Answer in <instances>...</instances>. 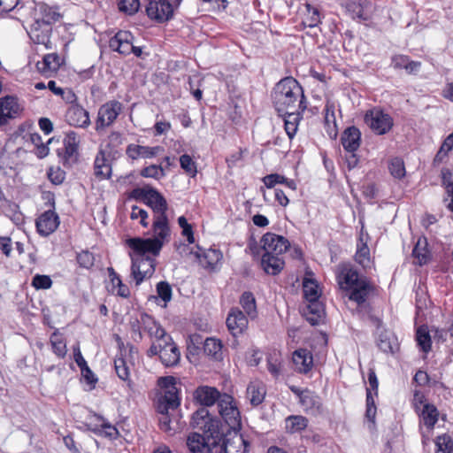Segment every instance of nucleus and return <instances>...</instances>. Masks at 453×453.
<instances>
[{"mask_svg": "<svg viewBox=\"0 0 453 453\" xmlns=\"http://www.w3.org/2000/svg\"><path fill=\"white\" fill-rule=\"evenodd\" d=\"M180 167L192 177L196 176L197 170L196 163L190 156L184 154L180 157Z\"/></svg>", "mask_w": 453, "mask_h": 453, "instance_id": "obj_52", "label": "nucleus"}, {"mask_svg": "<svg viewBox=\"0 0 453 453\" xmlns=\"http://www.w3.org/2000/svg\"><path fill=\"white\" fill-rule=\"evenodd\" d=\"M285 180L284 176L277 173L269 174L263 178V182L268 188H273L276 184H283Z\"/></svg>", "mask_w": 453, "mask_h": 453, "instance_id": "obj_59", "label": "nucleus"}, {"mask_svg": "<svg viewBox=\"0 0 453 453\" xmlns=\"http://www.w3.org/2000/svg\"><path fill=\"white\" fill-rule=\"evenodd\" d=\"M20 111L17 97L6 96L0 99V115L4 119V125L9 119L15 118Z\"/></svg>", "mask_w": 453, "mask_h": 453, "instance_id": "obj_22", "label": "nucleus"}, {"mask_svg": "<svg viewBox=\"0 0 453 453\" xmlns=\"http://www.w3.org/2000/svg\"><path fill=\"white\" fill-rule=\"evenodd\" d=\"M246 394L250 403L257 406L264 401L265 389L261 382L253 381L248 386Z\"/></svg>", "mask_w": 453, "mask_h": 453, "instance_id": "obj_31", "label": "nucleus"}, {"mask_svg": "<svg viewBox=\"0 0 453 453\" xmlns=\"http://www.w3.org/2000/svg\"><path fill=\"white\" fill-rule=\"evenodd\" d=\"M195 255L205 268H214L222 258V254L219 250L211 249L203 251V254L196 252Z\"/></svg>", "mask_w": 453, "mask_h": 453, "instance_id": "obj_34", "label": "nucleus"}, {"mask_svg": "<svg viewBox=\"0 0 453 453\" xmlns=\"http://www.w3.org/2000/svg\"><path fill=\"white\" fill-rule=\"evenodd\" d=\"M77 262L81 267L90 269L95 264V256L88 250H83L77 255Z\"/></svg>", "mask_w": 453, "mask_h": 453, "instance_id": "obj_50", "label": "nucleus"}, {"mask_svg": "<svg viewBox=\"0 0 453 453\" xmlns=\"http://www.w3.org/2000/svg\"><path fill=\"white\" fill-rule=\"evenodd\" d=\"M169 242L170 240H164L158 236L127 240V246L132 250L129 253L132 261L131 276L136 285H140L145 279L154 274L156 260L151 256H158L163 246Z\"/></svg>", "mask_w": 453, "mask_h": 453, "instance_id": "obj_1", "label": "nucleus"}, {"mask_svg": "<svg viewBox=\"0 0 453 453\" xmlns=\"http://www.w3.org/2000/svg\"><path fill=\"white\" fill-rule=\"evenodd\" d=\"M304 111H289L288 112H278L280 116L283 117L284 122L292 123L298 126L301 119V114Z\"/></svg>", "mask_w": 453, "mask_h": 453, "instance_id": "obj_58", "label": "nucleus"}, {"mask_svg": "<svg viewBox=\"0 0 453 453\" xmlns=\"http://www.w3.org/2000/svg\"><path fill=\"white\" fill-rule=\"evenodd\" d=\"M94 168L95 174L99 179L104 180L110 177L111 167V165L108 163L107 159L105 158V155L103 150H100L97 153L95 158Z\"/></svg>", "mask_w": 453, "mask_h": 453, "instance_id": "obj_33", "label": "nucleus"}, {"mask_svg": "<svg viewBox=\"0 0 453 453\" xmlns=\"http://www.w3.org/2000/svg\"><path fill=\"white\" fill-rule=\"evenodd\" d=\"M337 281L342 289L349 291V299L363 305L372 288L368 280L360 276L351 265L342 264L338 266Z\"/></svg>", "mask_w": 453, "mask_h": 453, "instance_id": "obj_5", "label": "nucleus"}, {"mask_svg": "<svg viewBox=\"0 0 453 453\" xmlns=\"http://www.w3.org/2000/svg\"><path fill=\"white\" fill-rule=\"evenodd\" d=\"M293 363L295 369L300 373H307L313 365V357L311 353L305 349H296L293 353Z\"/></svg>", "mask_w": 453, "mask_h": 453, "instance_id": "obj_23", "label": "nucleus"}, {"mask_svg": "<svg viewBox=\"0 0 453 453\" xmlns=\"http://www.w3.org/2000/svg\"><path fill=\"white\" fill-rule=\"evenodd\" d=\"M453 149V137L449 134L444 140L441 144L439 151L435 155L434 160L437 162H441L443 158L447 156V154Z\"/></svg>", "mask_w": 453, "mask_h": 453, "instance_id": "obj_53", "label": "nucleus"}, {"mask_svg": "<svg viewBox=\"0 0 453 453\" xmlns=\"http://www.w3.org/2000/svg\"><path fill=\"white\" fill-rule=\"evenodd\" d=\"M50 343L53 352L60 358H64L66 355V344L63 341L58 332H54L50 336Z\"/></svg>", "mask_w": 453, "mask_h": 453, "instance_id": "obj_44", "label": "nucleus"}, {"mask_svg": "<svg viewBox=\"0 0 453 453\" xmlns=\"http://www.w3.org/2000/svg\"><path fill=\"white\" fill-rule=\"evenodd\" d=\"M157 292L158 296L167 303L172 299V288L166 281H160L157 285Z\"/></svg>", "mask_w": 453, "mask_h": 453, "instance_id": "obj_56", "label": "nucleus"}, {"mask_svg": "<svg viewBox=\"0 0 453 453\" xmlns=\"http://www.w3.org/2000/svg\"><path fill=\"white\" fill-rule=\"evenodd\" d=\"M409 60L404 55H396L392 58L391 65L395 69H404Z\"/></svg>", "mask_w": 453, "mask_h": 453, "instance_id": "obj_63", "label": "nucleus"}, {"mask_svg": "<svg viewBox=\"0 0 453 453\" xmlns=\"http://www.w3.org/2000/svg\"><path fill=\"white\" fill-rule=\"evenodd\" d=\"M148 217V212L145 210L135 205L132 207L130 218L133 220L139 219L140 224L143 227H147L149 226Z\"/></svg>", "mask_w": 453, "mask_h": 453, "instance_id": "obj_54", "label": "nucleus"}, {"mask_svg": "<svg viewBox=\"0 0 453 453\" xmlns=\"http://www.w3.org/2000/svg\"><path fill=\"white\" fill-rule=\"evenodd\" d=\"M218 420L217 418H211L209 411L206 408L203 407L197 410L191 418V425L194 427L198 428L200 431H203V426L208 421Z\"/></svg>", "mask_w": 453, "mask_h": 453, "instance_id": "obj_42", "label": "nucleus"}, {"mask_svg": "<svg viewBox=\"0 0 453 453\" xmlns=\"http://www.w3.org/2000/svg\"><path fill=\"white\" fill-rule=\"evenodd\" d=\"M218 445L220 448L219 453H246L249 444L239 433V429H226L224 425V432Z\"/></svg>", "mask_w": 453, "mask_h": 453, "instance_id": "obj_7", "label": "nucleus"}, {"mask_svg": "<svg viewBox=\"0 0 453 453\" xmlns=\"http://www.w3.org/2000/svg\"><path fill=\"white\" fill-rule=\"evenodd\" d=\"M299 402L305 411L315 413L319 411L321 402L320 398L313 392L310 390H303V394H301Z\"/></svg>", "mask_w": 453, "mask_h": 453, "instance_id": "obj_32", "label": "nucleus"}, {"mask_svg": "<svg viewBox=\"0 0 453 453\" xmlns=\"http://www.w3.org/2000/svg\"><path fill=\"white\" fill-rule=\"evenodd\" d=\"M80 369L81 372V375L88 383L93 384L96 382L97 379L96 378L95 374L90 370V368L88 366V364H86L85 366L80 367Z\"/></svg>", "mask_w": 453, "mask_h": 453, "instance_id": "obj_64", "label": "nucleus"}, {"mask_svg": "<svg viewBox=\"0 0 453 453\" xmlns=\"http://www.w3.org/2000/svg\"><path fill=\"white\" fill-rule=\"evenodd\" d=\"M226 326L233 336L236 337L243 333L248 326L247 317L238 309H232L226 318Z\"/></svg>", "mask_w": 453, "mask_h": 453, "instance_id": "obj_17", "label": "nucleus"}, {"mask_svg": "<svg viewBox=\"0 0 453 453\" xmlns=\"http://www.w3.org/2000/svg\"><path fill=\"white\" fill-rule=\"evenodd\" d=\"M134 36L129 31H119L109 42L110 48L120 54L127 55L131 52L136 57L142 55V49L133 45Z\"/></svg>", "mask_w": 453, "mask_h": 453, "instance_id": "obj_11", "label": "nucleus"}, {"mask_svg": "<svg viewBox=\"0 0 453 453\" xmlns=\"http://www.w3.org/2000/svg\"><path fill=\"white\" fill-rule=\"evenodd\" d=\"M109 277L112 285V291L117 289L116 293L118 296L127 298L130 296L129 288L127 285L123 284L119 276L116 273L112 267H109L108 269Z\"/></svg>", "mask_w": 453, "mask_h": 453, "instance_id": "obj_38", "label": "nucleus"}, {"mask_svg": "<svg viewBox=\"0 0 453 453\" xmlns=\"http://www.w3.org/2000/svg\"><path fill=\"white\" fill-rule=\"evenodd\" d=\"M221 396L217 388L208 386H201L194 393L195 399L203 406H211L216 402L219 406Z\"/></svg>", "mask_w": 453, "mask_h": 453, "instance_id": "obj_20", "label": "nucleus"}, {"mask_svg": "<svg viewBox=\"0 0 453 453\" xmlns=\"http://www.w3.org/2000/svg\"><path fill=\"white\" fill-rule=\"evenodd\" d=\"M65 120L69 125L80 128H87L91 124L88 111L80 104H73L68 107Z\"/></svg>", "mask_w": 453, "mask_h": 453, "instance_id": "obj_14", "label": "nucleus"}, {"mask_svg": "<svg viewBox=\"0 0 453 453\" xmlns=\"http://www.w3.org/2000/svg\"><path fill=\"white\" fill-rule=\"evenodd\" d=\"M436 453H453V441L448 434H442L436 438Z\"/></svg>", "mask_w": 453, "mask_h": 453, "instance_id": "obj_46", "label": "nucleus"}, {"mask_svg": "<svg viewBox=\"0 0 453 453\" xmlns=\"http://www.w3.org/2000/svg\"><path fill=\"white\" fill-rule=\"evenodd\" d=\"M51 285L52 280L48 275L36 274L32 280V286L36 289H48Z\"/></svg>", "mask_w": 453, "mask_h": 453, "instance_id": "obj_55", "label": "nucleus"}, {"mask_svg": "<svg viewBox=\"0 0 453 453\" xmlns=\"http://www.w3.org/2000/svg\"><path fill=\"white\" fill-rule=\"evenodd\" d=\"M35 224L38 233L42 236H48L58 228L59 219L55 211L49 210L36 219Z\"/></svg>", "mask_w": 453, "mask_h": 453, "instance_id": "obj_15", "label": "nucleus"}, {"mask_svg": "<svg viewBox=\"0 0 453 453\" xmlns=\"http://www.w3.org/2000/svg\"><path fill=\"white\" fill-rule=\"evenodd\" d=\"M224 432V425L220 420L208 421L203 431L190 433L187 438V447L191 453H219L218 445Z\"/></svg>", "mask_w": 453, "mask_h": 453, "instance_id": "obj_6", "label": "nucleus"}, {"mask_svg": "<svg viewBox=\"0 0 453 453\" xmlns=\"http://www.w3.org/2000/svg\"><path fill=\"white\" fill-rule=\"evenodd\" d=\"M378 347L385 353L393 352V342L387 334L380 335Z\"/></svg>", "mask_w": 453, "mask_h": 453, "instance_id": "obj_60", "label": "nucleus"}, {"mask_svg": "<svg viewBox=\"0 0 453 453\" xmlns=\"http://www.w3.org/2000/svg\"><path fill=\"white\" fill-rule=\"evenodd\" d=\"M114 367L118 377L127 382V386L130 390L134 389V383L129 379L130 372L126 360L118 357L114 360Z\"/></svg>", "mask_w": 453, "mask_h": 453, "instance_id": "obj_37", "label": "nucleus"}, {"mask_svg": "<svg viewBox=\"0 0 453 453\" xmlns=\"http://www.w3.org/2000/svg\"><path fill=\"white\" fill-rule=\"evenodd\" d=\"M264 254L280 257L289 247V242L283 236L266 233L261 239Z\"/></svg>", "mask_w": 453, "mask_h": 453, "instance_id": "obj_12", "label": "nucleus"}, {"mask_svg": "<svg viewBox=\"0 0 453 453\" xmlns=\"http://www.w3.org/2000/svg\"><path fill=\"white\" fill-rule=\"evenodd\" d=\"M204 353L215 360L222 358V345L220 341L214 338H207L203 344Z\"/></svg>", "mask_w": 453, "mask_h": 453, "instance_id": "obj_39", "label": "nucleus"}, {"mask_svg": "<svg viewBox=\"0 0 453 453\" xmlns=\"http://www.w3.org/2000/svg\"><path fill=\"white\" fill-rule=\"evenodd\" d=\"M308 426V420L303 416H289L286 418V429L294 434L304 430Z\"/></svg>", "mask_w": 453, "mask_h": 453, "instance_id": "obj_40", "label": "nucleus"}, {"mask_svg": "<svg viewBox=\"0 0 453 453\" xmlns=\"http://www.w3.org/2000/svg\"><path fill=\"white\" fill-rule=\"evenodd\" d=\"M361 133L356 127L346 128L341 137L342 144L349 152L356 151L360 146Z\"/></svg>", "mask_w": 453, "mask_h": 453, "instance_id": "obj_24", "label": "nucleus"}, {"mask_svg": "<svg viewBox=\"0 0 453 453\" xmlns=\"http://www.w3.org/2000/svg\"><path fill=\"white\" fill-rule=\"evenodd\" d=\"M119 9L128 15H133L139 10V0H119Z\"/></svg>", "mask_w": 453, "mask_h": 453, "instance_id": "obj_49", "label": "nucleus"}, {"mask_svg": "<svg viewBox=\"0 0 453 453\" xmlns=\"http://www.w3.org/2000/svg\"><path fill=\"white\" fill-rule=\"evenodd\" d=\"M123 105L117 100H111L102 104L97 112L96 130L101 131L111 127L121 113Z\"/></svg>", "mask_w": 453, "mask_h": 453, "instance_id": "obj_10", "label": "nucleus"}, {"mask_svg": "<svg viewBox=\"0 0 453 453\" xmlns=\"http://www.w3.org/2000/svg\"><path fill=\"white\" fill-rule=\"evenodd\" d=\"M307 15L303 23L305 27H315L320 23L319 12L310 4H305Z\"/></svg>", "mask_w": 453, "mask_h": 453, "instance_id": "obj_45", "label": "nucleus"}, {"mask_svg": "<svg viewBox=\"0 0 453 453\" xmlns=\"http://www.w3.org/2000/svg\"><path fill=\"white\" fill-rule=\"evenodd\" d=\"M309 304L304 311V315L306 319L311 323V325L315 326L318 325L324 316V307L323 304L318 300L316 301H307Z\"/></svg>", "mask_w": 453, "mask_h": 453, "instance_id": "obj_29", "label": "nucleus"}, {"mask_svg": "<svg viewBox=\"0 0 453 453\" xmlns=\"http://www.w3.org/2000/svg\"><path fill=\"white\" fill-rule=\"evenodd\" d=\"M163 151L164 149L161 146L150 147L134 143L129 144L126 149L127 156L132 160L153 158Z\"/></svg>", "mask_w": 453, "mask_h": 453, "instance_id": "obj_16", "label": "nucleus"}, {"mask_svg": "<svg viewBox=\"0 0 453 453\" xmlns=\"http://www.w3.org/2000/svg\"><path fill=\"white\" fill-rule=\"evenodd\" d=\"M303 291L304 298L307 301H316L320 296L318 283L311 279H304L303 282Z\"/></svg>", "mask_w": 453, "mask_h": 453, "instance_id": "obj_41", "label": "nucleus"}, {"mask_svg": "<svg viewBox=\"0 0 453 453\" xmlns=\"http://www.w3.org/2000/svg\"><path fill=\"white\" fill-rule=\"evenodd\" d=\"M240 304L242 305L246 315L254 319L257 316L256 299L251 292H244L240 298Z\"/></svg>", "mask_w": 453, "mask_h": 453, "instance_id": "obj_36", "label": "nucleus"}, {"mask_svg": "<svg viewBox=\"0 0 453 453\" xmlns=\"http://www.w3.org/2000/svg\"><path fill=\"white\" fill-rule=\"evenodd\" d=\"M261 265L266 273L277 275L283 269L284 261L279 256L263 254Z\"/></svg>", "mask_w": 453, "mask_h": 453, "instance_id": "obj_27", "label": "nucleus"}, {"mask_svg": "<svg viewBox=\"0 0 453 453\" xmlns=\"http://www.w3.org/2000/svg\"><path fill=\"white\" fill-rule=\"evenodd\" d=\"M272 100L277 112L304 111L307 107L303 88L293 77H286L275 85Z\"/></svg>", "mask_w": 453, "mask_h": 453, "instance_id": "obj_3", "label": "nucleus"}, {"mask_svg": "<svg viewBox=\"0 0 453 453\" xmlns=\"http://www.w3.org/2000/svg\"><path fill=\"white\" fill-rule=\"evenodd\" d=\"M80 144V137L74 131L66 133L64 138L65 159H76L78 155V148Z\"/></svg>", "mask_w": 453, "mask_h": 453, "instance_id": "obj_28", "label": "nucleus"}, {"mask_svg": "<svg viewBox=\"0 0 453 453\" xmlns=\"http://www.w3.org/2000/svg\"><path fill=\"white\" fill-rule=\"evenodd\" d=\"M388 169L391 175L396 179H402L405 176L404 163L399 157H395L390 161Z\"/></svg>", "mask_w": 453, "mask_h": 453, "instance_id": "obj_47", "label": "nucleus"}, {"mask_svg": "<svg viewBox=\"0 0 453 453\" xmlns=\"http://www.w3.org/2000/svg\"><path fill=\"white\" fill-rule=\"evenodd\" d=\"M34 10L38 22L41 20L42 23L50 25L60 19V13L57 9L44 3H36Z\"/></svg>", "mask_w": 453, "mask_h": 453, "instance_id": "obj_21", "label": "nucleus"}, {"mask_svg": "<svg viewBox=\"0 0 453 453\" xmlns=\"http://www.w3.org/2000/svg\"><path fill=\"white\" fill-rule=\"evenodd\" d=\"M61 65L60 58L56 53L47 54L42 61L37 62V70L45 76H51Z\"/></svg>", "mask_w": 453, "mask_h": 453, "instance_id": "obj_25", "label": "nucleus"}, {"mask_svg": "<svg viewBox=\"0 0 453 453\" xmlns=\"http://www.w3.org/2000/svg\"><path fill=\"white\" fill-rule=\"evenodd\" d=\"M218 408L219 414L225 420L226 424L224 425L226 426V429L241 428V414L231 395L223 394Z\"/></svg>", "mask_w": 453, "mask_h": 453, "instance_id": "obj_8", "label": "nucleus"}, {"mask_svg": "<svg viewBox=\"0 0 453 453\" xmlns=\"http://www.w3.org/2000/svg\"><path fill=\"white\" fill-rule=\"evenodd\" d=\"M48 177L53 184L59 185L65 180V172L59 168H50L48 173Z\"/></svg>", "mask_w": 453, "mask_h": 453, "instance_id": "obj_62", "label": "nucleus"}, {"mask_svg": "<svg viewBox=\"0 0 453 453\" xmlns=\"http://www.w3.org/2000/svg\"><path fill=\"white\" fill-rule=\"evenodd\" d=\"M417 412L420 418V423L426 426L427 429L432 430L439 418L437 408L434 404L425 403L423 408Z\"/></svg>", "mask_w": 453, "mask_h": 453, "instance_id": "obj_26", "label": "nucleus"}, {"mask_svg": "<svg viewBox=\"0 0 453 453\" xmlns=\"http://www.w3.org/2000/svg\"><path fill=\"white\" fill-rule=\"evenodd\" d=\"M146 12L150 19L162 23L172 19L173 8L167 0H150L146 6Z\"/></svg>", "mask_w": 453, "mask_h": 453, "instance_id": "obj_13", "label": "nucleus"}, {"mask_svg": "<svg viewBox=\"0 0 453 453\" xmlns=\"http://www.w3.org/2000/svg\"><path fill=\"white\" fill-rule=\"evenodd\" d=\"M416 340L418 345L425 353H427L431 349V337L426 326H421L418 328Z\"/></svg>", "mask_w": 453, "mask_h": 453, "instance_id": "obj_43", "label": "nucleus"}, {"mask_svg": "<svg viewBox=\"0 0 453 453\" xmlns=\"http://www.w3.org/2000/svg\"><path fill=\"white\" fill-rule=\"evenodd\" d=\"M163 345L159 349V357L165 366H174L179 364L180 352L179 348L171 341L163 340Z\"/></svg>", "mask_w": 453, "mask_h": 453, "instance_id": "obj_18", "label": "nucleus"}, {"mask_svg": "<svg viewBox=\"0 0 453 453\" xmlns=\"http://www.w3.org/2000/svg\"><path fill=\"white\" fill-rule=\"evenodd\" d=\"M365 121L379 135L388 133L394 125L392 117L379 108L368 111L365 113Z\"/></svg>", "mask_w": 453, "mask_h": 453, "instance_id": "obj_9", "label": "nucleus"}, {"mask_svg": "<svg viewBox=\"0 0 453 453\" xmlns=\"http://www.w3.org/2000/svg\"><path fill=\"white\" fill-rule=\"evenodd\" d=\"M355 260L363 267L370 264V250L366 244H362L356 252Z\"/></svg>", "mask_w": 453, "mask_h": 453, "instance_id": "obj_51", "label": "nucleus"}, {"mask_svg": "<svg viewBox=\"0 0 453 453\" xmlns=\"http://www.w3.org/2000/svg\"><path fill=\"white\" fill-rule=\"evenodd\" d=\"M134 198L142 201L153 211L152 236L164 240L171 239V228L166 215L168 204L165 198L154 188L150 186L135 188L133 191Z\"/></svg>", "mask_w": 453, "mask_h": 453, "instance_id": "obj_2", "label": "nucleus"}, {"mask_svg": "<svg viewBox=\"0 0 453 453\" xmlns=\"http://www.w3.org/2000/svg\"><path fill=\"white\" fill-rule=\"evenodd\" d=\"M141 175L144 178H153L156 180H159L160 178L165 176V173L161 165H151L147 167H144L141 171Z\"/></svg>", "mask_w": 453, "mask_h": 453, "instance_id": "obj_48", "label": "nucleus"}, {"mask_svg": "<svg viewBox=\"0 0 453 453\" xmlns=\"http://www.w3.org/2000/svg\"><path fill=\"white\" fill-rule=\"evenodd\" d=\"M344 6L352 19H358L359 21H369L371 19V15L365 11L366 5L353 0H347Z\"/></svg>", "mask_w": 453, "mask_h": 453, "instance_id": "obj_30", "label": "nucleus"}, {"mask_svg": "<svg viewBox=\"0 0 453 453\" xmlns=\"http://www.w3.org/2000/svg\"><path fill=\"white\" fill-rule=\"evenodd\" d=\"M412 256L417 260L416 264L419 265H426L430 260V252L427 250V242L426 238H418L413 250Z\"/></svg>", "mask_w": 453, "mask_h": 453, "instance_id": "obj_35", "label": "nucleus"}, {"mask_svg": "<svg viewBox=\"0 0 453 453\" xmlns=\"http://www.w3.org/2000/svg\"><path fill=\"white\" fill-rule=\"evenodd\" d=\"M158 385L161 387L162 395L157 400V410L160 417L158 418L160 428L165 432H175L177 425L170 418L171 411H174L180 405L178 388L173 377H161L158 380Z\"/></svg>", "mask_w": 453, "mask_h": 453, "instance_id": "obj_4", "label": "nucleus"}, {"mask_svg": "<svg viewBox=\"0 0 453 453\" xmlns=\"http://www.w3.org/2000/svg\"><path fill=\"white\" fill-rule=\"evenodd\" d=\"M141 324L143 330L146 331L151 338H155L157 342H162L163 340L171 341V336L167 335L165 329L150 316L142 314L141 316Z\"/></svg>", "mask_w": 453, "mask_h": 453, "instance_id": "obj_19", "label": "nucleus"}, {"mask_svg": "<svg viewBox=\"0 0 453 453\" xmlns=\"http://www.w3.org/2000/svg\"><path fill=\"white\" fill-rule=\"evenodd\" d=\"M101 433L111 440L116 439L119 435L118 429L109 422L105 421L101 424Z\"/></svg>", "mask_w": 453, "mask_h": 453, "instance_id": "obj_61", "label": "nucleus"}, {"mask_svg": "<svg viewBox=\"0 0 453 453\" xmlns=\"http://www.w3.org/2000/svg\"><path fill=\"white\" fill-rule=\"evenodd\" d=\"M178 223L180 226L182 228V235L187 237L188 243H194V234L192 231L191 225L188 223L187 219L184 216H180L178 219Z\"/></svg>", "mask_w": 453, "mask_h": 453, "instance_id": "obj_57", "label": "nucleus"}]
</instances>
